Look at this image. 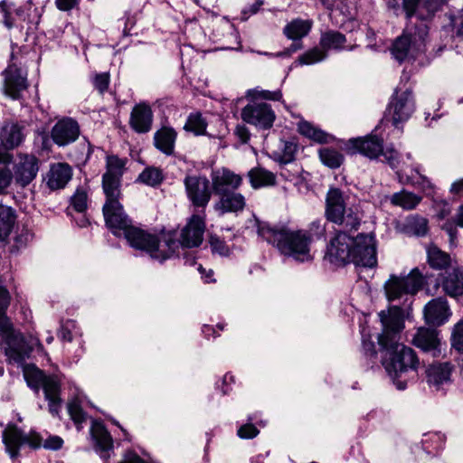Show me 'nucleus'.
I'll use <instances>...</instances> for the list:
<instances>
[{
  "label": "nucleus",
  "instance_id": "nucleus-59",
  "mask_svg": "<svg viewBox=\"0 0 463 463\" xmlns=\"http://www.w3.org/2000/svg\"><path fill=\"white\" fill-rule=\"evenodd\" d=\"M81 0H54L56 8L61 12H71L74 9H80Z\"/></svg>",
  "mask_w": 463,
  "mask_h": 463
},
{
  "label": "nucleus",
  "instance_id": "nucleus-25",
  "mask_svg": "<svg viewBox=\"0 0 463 463\" xmlns=\"http://www.w3.org/2000/svg\"><path fill=\"white\" fill-rule=\"evenodd\" d=\"M72 175V167L68 163L52 164L47 173L46 184L52 191L63 189L71 180Z\"/></svg>",
  "mask_w": 463,
  "mask_h": 463
},
{
  "label": "nucleus",
  "instance_id": "nucleus-60",
  "mask_svg": "<svg viewBox=\"0 0 463 463\" xmlns=\"http://www.w3.org/2000/svg\"><path fill=\"white\" fill-rule=\"evenodd\" d=\"M235 383V377L227 373L224 374L221 384L216 383V389L220 390L222 395H227L232 391V384Z\"/></svg>",
  "mask_w": 463,
  "mask_h": 463
},
{
  "label": "nucleus",
  "instance_id": "nucleus-3",
  "mask_svg": "<svg viewBox=\"0 0 463 463\" xmlns=\"http://www.w3.org/2000/svg\"><path fill=\"white\" fill-rule=\"evenodd\" d=\"M380 350L383 353L382 364L392 383L399 390L406 389L408 383L418 375L420 359L416 352L398 339H393Z\"/></svg>",
  "mask_w": 463,
  "mask_h": 463
},
{
  "label": "nucleus",
  "instance_id": "nucleus-24",
  "mask_svg": "<svg viewBox=\"0 0 463 463\" xmlns=\"http://www.w3.org/2000/svg\"><path fill=\"white\" fill-rule=\"evenodd\" d=\"M211 177L213 190L218 196L237 190L242 184V177L227 168L213 171Z\"/></svg>",
  "mask_w": 463,
  "mask_h": 463
},
{
  "label": "nucleus",
  "instance_id": "nucleus-52",
  "mask_svg": "<svg viewBox=\"0 0 463 463\" xmlns=\"http://www.w3.org/2000/svg\"><path fill=\"white\" fill-rule=\"evenodd\" d=\"M209 244L213 253L227 257L231 254V250L226 241L216 234H211L209 237Z\"/></svg>",
  "mask_w": 463,
  "mask_h": 463
},
{
  "label": "nucleus",
  "instance_id": "nucleus-37",
  "mask_svg": "<svg viewBox=\"0 0 463 463\" xmlns=\"http://www.w3.org/2000/svg\"><path fill=\"white\" fill-rule=\"evenodd\" d=\"M427 261L433 269H447L451 265V257L441 250L437 245L430 244L427 248Z\"/></svg>",
  "mask_w": 463,
  "mask_h": 463
},
{
  "label": "nucleus",
  "instance_id": "nucleus-63",
  "mask_svg": "<svg viewBox=\"0 0 463 463\" xmlns=\"http://www.w3.org/2000/svg\"><path fill=\"white\" fill-rule=\"evenodd\" d=\"M233 133L238 140L242 144H246L250 138V133L248 128L242 124L237 125Z\"/></svg>",
  "mask_w": 463,
  "mask_h": 463
},
{
  "label": "nucleus",
  "instance_id": "nucleus-45",
  "mask_svg": "<svg viewBox=\"0 0 463 463\" xmlns=\"http://www.w3.org/2000/svg\"><path fill=\"white\" fill-rule=\"evenodd\" d=\"M362 334V346L361 352L364 358L366 360L367 364H375L378 359V353L376 350V345L374 342L372 340L370 334L365 332L364 328L361 332Z\"/></svg>",
  "mask_w": 463,
  "mask_h": 463
},
{
  "label": "nucleus",
  "instance_id": "nucleus-9",
  "mask_svg": "<svg viewBox=\"0 0 463 463\" xmlns=\"http://www.w3.org/2000/svg\"><path fill=\"white\" fill-rule=\"evenodd\" d=\"M185 196L194 212L205 213L213 196V186L203 174H186L183 180Z\"/></svg>",
  "mask_w": 463,
  "mask_h": 463
},
{
  "label": "nucleus",
  "instance_id": "nucleus-54",
  "mask_svg": "<svg viewBox=\"0 0 463 463\" xmlns=\"http://www.w3.org/2000/svg\"><path fill=\"white\" fill-rule=\"evenodd\" d=\"M451 345L458 353L463 354V319L459 320L453 327Z\"/></svg>",
  "mask_w": 463,
  "mask_h": 463
},
{
  "label": "nucleus",
  "instance_id": "nucleus-42",
  "mask_svg": "<svg viewBox=\"0 0 463 463\" xmlns=\"http://www.w3.org/2000/svg\"><path fill=\"white\" fill-rule=\"evenodd\" d=\"M421 197L406 190L394 193L391 196V203L395 206H400L404 210H412L421 202Z\"/></svg>",
  "mask_w": 463,
  "mask_h": 463
},
{
  "label": "nucleus",
  "instance_id": "nucleus-19",
  "mask_svg": "<svg viewBox=\"0 0 463 463\" xmlns=\"http://www.w3.org/2000/svg\"><path fill=\"white\" fill-rule=\"evenodd\" d=\"M80 134L79 123L71 118H64L52 127L51 137L57 146H65L76 141Z\"/></svg>",
  "mask_w": 463,
  "mask_h": 463
},
{
  "label": "nucleus",
  "instance_id": "nucleus-11",
  "mask_svg": "<svg viewBox=\"0 0 463 463\" xmlns=\"http://www.w3.org/2000/svg\"><path fill=\"white\" fill-rule=\"evenodd\" d=\"M415 110V99L411 89H394L386 107L384 118L391 116L392 125L400 128Z\"/></svg>",
  "mask_w": 463,
  "mask_h": 463
},
{
  "label": "nucleus",
  "instance_id": "nucleus-39",
  "mask_svg": "<svg viewBox=\"0 0 463 463\" xmlns=\"http://www.w3.org/2000/svg\"><path fill=\"white\" fill-rule=\"evenodd\" d=\"M298 144L294 139H280L279 148L272 152V158L279 164H288L295 160Z\"/></svg>",
  "mask_w": 463,
  "mask_h": 463
},
{
  "label": "nucleus",
  "instance_id": "nucleus-5",
  "mask_svg": "<svg viewBox=\"0 0 463 463\" xmlns=\"http://www.w3.org/2000/svg\"><path fill=\"white\" fill-rule=\"evenodd\" d=\"M206 214L194 213L180 232L179 238L175 230L162 232L164 247L167 248L169 259L179 256V248L192 249L199 247L203 241L206 229Z\"/></svg>",
  "mask_w": 463,
  "mask_h": 463
},
{
  "label": "nucleus",
  "instance_id": "nucleus-27",
  "mask_svg": "<svg viewBox=\"0 0 463 463\" xmlns=\"http://www.w3.org/2000/svg\"><path fill=\"white\" fill-rule=\"evenodd\" d=\"M177 132L170 126H163L154 133L153 145L162 154L170 156L175 153Z\"/></svg>",
  "mask_w": 463,
  "mask_h": 463
},
{
  "label": "nucleus",
  "instance_id": "nucleus-58",
  "mask_svg": "<svg viewBox=\"0 0 463 463\" xmlns=\"http://www.w3.org/2000/svg\"><path fill=\"white\" fill-rule=\"evenodd\" d=\"M415 173L414 185L424 191H433L434 185L431 181L425 175H421L418 169L413 170Z\"/></svg>",
  "mask_w": 463,
  "mask_h": 463
},
{
  "label": "nucleus",
  "instance_id": "nucleus-31",
  "mask_svg": "<svg viewBox=\"0 0 463 463\" xmlns=\"http://www.w3.org/2000/svg\"><path fill=\"white\" fill-rule=\"evenodd\" d=\"M246 206L245 197L235 191L219 195L215 209L221 213L242 212Z\"/></svg>",
  "mask_w": 463,
  "mask_h": 463
},
{
  "label": "nucleus",
  "instance_id": "nucleus-13",
  "mask_svg": "<svg viewBox=\"0 0 463 463\" xmlns=\"http://www.w3.org/2000/svg\"><path fill=\"white\" fill-rule=\"evenodd\" d=\"M2 439L5 450L11 458L19 457L20 449L24 445H27L33 449H37L42 447L43 443V439L38 432L30 431L26 434L14 423L7 424L2 432Z\"/></svg>",
  "mask_w": 463,
  "mask_h": 463
},
{
  "label": "nucleus",
  "instance_id": "nucleus-49",
  "mask_svg": "<svg viewBox=\"0 0 463 463\" xmlns=\"http://www.w3.org/2000/svg\"><path fill=\"white\" fill-rule=\"evenodd\" d=\"M46 374L44 371L33 365L32 369L24 372V379L28 387L38 393L43 387Z\"/></svg>",
  "mask_w": 463,
  "mask_h": 463
},
{
  "label": "nucleus",
  "instance_id": "nucleus-55",
  "mask_svg": "<svg viewBox=\"0 0 463 463\" xmlns=\"http://www.w3.org/2000/svg\"><path fill=\"white\" fill-rule=\"evenodd\" d=\"M14 7V4L8 2L7 0L0 1V13L3 14V24L8 29H11L14 25V19L12 15V10Z\"/></svg>",
  "mask_w": 463,
  "mask_h": 463
},
{
  "label": "nucleus",
  "instance_id": "nucleus-64",
  "mask_svg": "<svg viewBox=\"0 0 463 463\" xmlns=\"http://www.w3.org/2000/svg\"><path fill=\"white\" fill-rule=\"evenodd\" d=\"M119 463H147L136 451L127 450Z\"/></svg>",
  "mask_w": 463,
  "mask_h": 463
},
{
  "label": "nucleus",
  "instance_id": "nucleus-34",
  "mask_svg": "<svg viewBox=\"0 0 463 463\" xmlns=\"http://www.w3.org/2000/svg\"><path fill=\"white\" fill-rule=\"evenodd\" d=\"M298 131L303 137L318 144H328L335 140L334 136L306 120L298 122Z\"/></svg>",
  "mask_w": 463,
  "mask_h": 463
},
{
  "label": "nucleus",
  "instance_id": "nucleus-36",
  "mask_svg": "<svg viewBox=\"0 0 463 463\" xmlns=\"http://www.w3.org/2000/svg\"><path fill=\"white\" fill-rule=\"evenodd\" d=\"M317 155L321 163L332 170L340 168L345 159L344 154L334 146H321L317 150Z\"/></svg>",
  "mask_w": 463,
  "mask_h": 463
},
{
  "label": "nucleus",
  "instance_id": "nucleus-2",
  "mask_svg": "<svg viewBox=\"0 0 463 463\" xmlns=\"http://www.w3.org/2000/svg\"><path fill=\"white\" fill-rule=\"evenodd\" d=\"M257 233L273 245L284 256L299 262L310 261L313 238L306 230H291L285 225L271 226L266 222L256 221Z\"/></svg>",
  "mask_w": 463,
  "mask_h": 463
},
{
  "label": "nucleus",
  "instance_id": "nucleus-47",
  "mask_svg": "<svg viewBox=\"0 0 463 463\" xmlns=\"http://www.w3.org/2000/svg\"><path fill=\"white\" fill-rule=\"evenodd\" d=\"M429 222L420 215H411L406 220V229L418 237L425 236L429 232Z\"/></svg>",
  "mask_w": 463,
  "mask_h": 463
},
{
  "label": "nucleus",
  "instance_id": "nucleus-56",
  "mask_svg": "<svg viewBox=\"0 0 463 463\" xmlns=\"http://www.w3.org/2000/svg\"><path fill=\"white\" fill-rule=\"evenodd\" d=\"M307 231L309 232L313 239L315 237L317 240H320L326 235V224L322 222V220L317 219L309 224L308 230Z\"/></svg>",
  "mask_w": 463,
  "mask_h": 463
},
{
  "label": "nucleus",
  "instance_id": "nucleus-35",
  "mask_svg": "<svg viewBox=\"0 0 463 463\" xmlns=\"http://www.w3.org/2000/svg\"><path fill=\"white\" fill-rule=\"evenodd\" d=\"M311 28L312 21L296 18L285 25L283 33L289 40L300 41L309 33Z\"/></svg>",
  "mask_w": 463,
  "mask_h": 463
},
{
  "label": "nucleus",
  "instance_id": "nucleus-51",
  "mask_svg": "<svg viewBox=\"0 0 463 463\" xmlns=\"http://www.w3.org/2000/svg\"><path fill=\"white\" fill-rule=\"evenodd\" d=\"M70 204L76 212L84 213L88 208L87 192L83 188L78 187L71 197Z\"/></svg>",
  "mask_w": 463,
  "mask_h": 463
},
{
  "label": "nucleus",
  "instance_id": "nucleus-50",
  "mask_svg": "<svg viewBox=\"0 0 463 463\" xmlns=\"http://www.w3.org/2000/svg\"><path fill=\"white\" fill-rule=\"evenodd\" d=\"M327 54L319 47H314L298 56L296 62L299 65H312L324 61Z\"/></svg>",
  "mask_w": 463,
  "mask_h": 463
},
{
  "label": "nucleus",
  "instance_id": "nucleus-41",
  "mask_svg": "<svg viewBox=\"0 0 463 463\" xmlns=\"http://www.w3.org/2000/svg\"><path fill=\"white\" fill-rule=\"evenodd\" d=\"M207 127L208 121L202 112L195 111L188 115L184 129L186 132L193 133L194 136H204L206 135Z\"/></svg>",
  "mask_w": 463,
  "mask_h": 463
},
{
  "label": "nucleus",
  "instance_id": "nucleus-12",
  "mask_svg": "<svg viewBox=\"0 0 463 463\" xmlns=\"http://www.w3.org/2000/svg\"><path fill=\"white\" fill-rule=\"evenodd\" d=\"M424 277L418 268L412 269L407 276L391 275L384 284L385 295L389 301L402 298L405 295H415L421 289Z\"/></svg>",
  "mask_w": 463,
  "mask_h": 463
},
{
  "label": "nucleus",
  "instance_id": "nucleus-1",
  "mask_svg": "<svg viewBox=\"0 0 463 463\" xmlns=\"http://www.w3.org/2000/svg\"><path fill=\"white\" fill-rule=\"evenodd\" d=\"M347 196L338 187L330 186L325 198V218L338 225L326 245L324 260L335 268L350 263L373 268L377 264L374 236L356 232L362 224L363 213L357 206L347 207Z\"/></svg>",
  "mask_w": 463,
  "mask_h": 463
},
{
  "label": "nucleus",
  "instance_id": "nucleus-30",
  "mask_svg": "<svg viewBox=\"0 0 463 463\" xmlns=\"http://www.w3.org/2000/svg\"><path fill=\"white\" fill-rule=\"evenodd\" d=\"M452 367L450 364H437L430 365L426 370L427 383L436 390L450 382Z\"/></svg>",
  "mask_w": 463,
  "mask_h": 463
},
{
  "label": "nucleus",
  "instance_id": "nucleus-16",
  "mask_svg": "<svg viewBox=\"0 0 463 463\" xmlns=\"http://www.w3.org/2000/svg\"><path fill=\"white\" fill-rule=\"evenodd\" d=\"M241 116L245 123L254 126L258 130L270 129L276 120V114L270 105L255 100L241 109Z\"/></svg>",
  "mask_w": 463,
  "mask_h": 463
},
{
  "label": "nucleus",
  "instance_id": "nucleus-7",
  "mask_svg": "<svg viewBox=\"0 0 463 463\" xmlns=\"http://www.w3.org/2000/svg\"><path fill=\"white\" fill-rule=\"evenodd\" d=\"M383 138L373 134L364 137H352L344 142L343 149L347 155L360 154L369 159H377L383 156L392 168H395L399 162V153L394 149L383 152Z\"/></svg>",
  "mask_w": 463,
  "mask_h": 463
},
{
  "label": "nucleus",
  "instance_id": "nucleus-40",
  "mask_svg": "<svg viewBox=\"0 0 463 463\" xmlns=\"http://www.w3.org/2000/svg\"><path fill=\"white\" fill-rule=\"evenodd\" d=\"M15 222V211L12 207L0 204V241H5L8 239Z\"/></svg>",
  "mask_w": 463,
  "mask_h": 463
},
{
  "label": "nucleus",
  "instance_id": "nucleus-28",
  "mask_svg": "<svg viewBox=\"0 0 463 463\" xmlns=\"http://www.w3.org/2000/svg\"><path fill=\"white\" fill-rule=\"evenodd\" d=\"M153 123V112L149 106L139 104L133 108L129 124L134 131L139 134L150 131Z\"/></svg>",
  "mask_w": 463,
  "mask_h": 463
},
{
  "label": "nucleus",
  "instance_id": "nucleus-14",
  "mask_svg": "<svg viewBox=\"0 0 463 463\" xmlns=\"http://www.w3.org/2000/svg\"><path fill=\"white\" fill-rule=\"evenodd\" d=\"M127 157H119L118 155H107L105 158V172L101 178V186L104 194H119L123 175L127 170Z\"/></svg>",
  "mask_w": 463,
  "mask_h": 463
},
{
  "label": "nucleus",
  "instance_id": "nucleus-33",
  "mask_svg": "<svg viewBox=\"0 0 463 463\" xmlns=\"http://www.w3.org/2000/svg\"><path fill=\"white\" fill-rule=\"evenodd\" d=\"M412 343L424 352L435 351L439 345L438 332L433 328L420 327L415 334Z\"/></svg>",
  "mask_w": 463,
  "mask_h": 463
},
{
  "label": "nucleus",
  "instance_id": "nucleus-26",
  "mask_svg": "<svg viewBox=\"0 0 463 463\" xmlns=\"http://www.w3.org/2000/svg\"><path fill=\"white\" fill-rule=\"evenodd\" d=\"M24 126L18 122L5 123L0 130V141L6 150L19 146L24 140Z\"/></svg>",
  "mask_w": 463,
  "mask_h": 463
},
{
  "label": "nucleus",
  "instance_id": "nucleus-10",
  "mask_svg": "<svg viewBox=\"0 0 463 463\" xmlns=\"http://www.w3.org/2000/svg\"><path fill=\"white\" fill-rule=\"evenodd\" d=\"M105 203L102 206L105 225L109 231L117 238H121L122 234L133 223L132 219L127 214L120 200L123 197L119 194H104Z\"/></svg>",
  "mask_w": 463,
  "mask_h": 463
},
{
  "label": "nucleus",
  "instance_id": "nucleus-4",
  "mask_svg": "<svg viewBox=\"0 0 463 463\" xmlns=\"http://www.w3.org/2000/svg\"><path fill=\"white\" fill-rule=\"evenodd\" d=\"M429 33L430 26L426 24H416L411 29L403 30L389 47L392 58L399 64L405 61H418L420 67L430 64L432 58L426 55Z\"/></svg>",
  "mask_w": 463,
  "mask_h": 463
},
{
  "label": "nucleus",
  "instance_id": "nucleus-53",
  "mask_svg": "<svg viewBox=\"0 0 463 463\" xmlns=\"http://www.w3.org/2000/svg\"><path fill=\"white\" fill-rule=\"evenodd\" d=\"M247 97H251L253 99H269V100H279L282 98V93L280 90H277L275 91H269L268 90L262 89L260 91H256V90L249 89L247 91Z\"/></svg>",
  "mask_w": 463,
  "mask_h": 463
},
{
  "label": "nucleus",
  "instance_id": "nucleus-62",
  "mask_svg": "<svg viewBox=\"0 0 463 463\" xmlns=\"http://www.w3.org/2000/svg\"><path fill=\"white\" fill-rule=\"evenodd\" d=\"M457 226L454 220H447L442 225V230L449 236L450 243H453L458 238Z\"/></svg>",
  "mask_w": 463,
  "mask_h": 463
},
{
  "label": "nucleus",
  "instance_id": "nucleus-61",
  "mask_svg": "<svg viewBox=\"0 0 463 463\" xmlns=\"http://www.w3.org/2000/svg\"><path fill=\"white\" fill-rule=\"evenodd\" d=\"M63 445V439L59 436H50L47 438L43 446L46 449L50 450H58L62 448Z\"/></svg>",
  "mask_w": 463,
  "mask_h": 463
},
{
  "label": "nucleus",
  "instance_id": "nucleus-29",
  "mask_svg": "<svg viewBox=\"0 0 463 463\" xmlns=\"http://www.w3.org/2000/svg\"><path fill=\"white\" fill-rule=\"evenodd\" d=\"M440 285L448 296L454 298L463 297V268H454L451 271L446 272Z\"/></svg>",
  "mask_w": 463,
  "mask_h": 463
},
{
  "label": "nucleus",
  "instance_id": "nucleus-17",
  "mask_svg": "<svg viewBox=\"0 0 463 463\" xmlns=\"http://www.w3.org/2000/svg\"><path fill=\"white\" fill-rule=\"evenodd\" d=\"M446 4L447 0H402V9L407 19L416 17L428 24Z\"/></svg>",
  "mask_w": 463,
  "mask_h": 463
},
{
  "label": "nucleus",
  "instance_id": "nucleus-48",
  "mask_svg": "<svg viewBox=\"0 0 463 463\" xmlns=\"http://www.w3.org/2000/svg\"><path fill=\"white\" fill-rule=\"evenodd\" d=\"M258 413L250 414L247 417V422L242 424L237 430V435L241 439H253L260 433L255 424H261V420H258Z\"/></svg>",
  "mask_w": 463,
  "mask_h": 463
},
{
  "label": "nucleus",
  "instance_id": "nucleus-22",
  "mask_svg": "<svg viewBox=\"0 0 463 463\" xmlns=\"http://www.w3.org/2000/svg\"><path fill=\"white\" fill-rule=\"evenodd\" d=\"M42 389L48 402L49 412L53 417H60L62 405L61 378L57 374H46Z\"/></svg>",
  "mask_w": 463,
  "mask_h": 463
},
{
  "label": "nucleus",
  "instance_id": "nucleus-21",
  "mask_svg": "<svg viewBox=\"0 0 463 463\" xmlns=\"http://www.w3.org/2000/svg\"><path fill=\"white\" fill-rule=\"evenodd\" d=\"M22 49L17 52L13 51L10 55V62L3 71L4 87H28L27 70L23 68L19 56Z\"/></svg>",
  "mask_w": 463,
  "mask_h": 463
},
{
  "label": "nucleus",
  "instance_id": "nucleus-46",
  "mask_svg": "<svg viewBox=\"0 0 463 463\" xmlns=\"http://www.w3.org/2000/svg\"><path fill=\"white\" fill-rule=\"evenodd\" d=\"M67 410L71 420L73 421L78 430H80L88 416L87 412L82 409L80 402L78 399L69 401Z\"/></svg>",
  "mask_w": 463,
  "mask_h": 463
},
{
  "label": "nucleus",
  "instance_id": "nucleus-23",
  "mask_svg": "<svg viewBox=\"0 0 463 463\" xmlns=\"http://www.w3.org/2000/svg\"><path fill=\"white\" fill-rule=\"evenodd\" d=\"M423 315L426 323L432 326L444 325L451 316V311L445 297L430 300L424 307Z\"/></svg>",
  "mask_w": 463,
  "mask_h": 463
},
{
  "label": "nucleus",
  "instance_id": "nucleus-32",
  "mask_svg": "<svg viewBox=\"0 0 463 463\" xmlns=\"http://www.w3.org/2000/svg\"><path fill=\"white\" fill-rule=\"evenodd\" d=\"M247 177L250 186L255 190L274 186L277 184L276 174L260 165L255 166L248 171Z\"/></svg>",
  "mask_w": 463,
  "mask_h": 463
},
{
  "label": "nucleus",
  "instance_id": "nucleus-15",
  "mask_svg": "<svg viewBox=\"0 0 463 463\" xmlns=\"http://www.w3.org/2000/svg\"><path fill=\"white\" fill-rule=\"evenodd\" d=\"M382 323V333L378 335L380 347H385L386 344L392 343L393 339L400 341V334L404 328V314L402 307L398 306L390 307L387 310L379 313Z\"/></svg>",
  "mask_w": 463,
  "mask_h": 463
},
{
  "label": "nucleus",
  "instance_id": "nucleus-6",
  "mask_svg": "<svg viewBox=\"0 0 463 463\" xmlns=\"http://www.w3.org/2000/svg\"><path fill=\"white\" fill-rule=\"evenodd\" d=\"M0 337L4 345V353L9 364L22 365L33 351V345L24 335L14 329L6 312L0 316Z\"/></svg>",
  "mask_w": 463,
  "mask_h": 463
},
{
  "label": "nucleus",
  "instance_id": "nucleus-8",
  "mask_svg": "<svg viewBox=\"0 0 463 463\" xmlns=\"http://www.w3.org/2000/svg\"><path fill=\"white\" fill-rule=\"evenodd\" d=\"M121 238L127 241L129 247L146 253L153 260L160 262L169 260L167 248L164 247L162 234L159 237L157 234L151 233L132 223Z\"/></svg>",
  "mask_w": 463,
  "mask_h": 463
},
{
  "label": "nucleus",
  "instance_id": "nucleus-44",
  "mask_svg": "<svg viewBox=\"0 0 463 463\" xmlns=\"http://www.w3.org/2000/svg\"><path fill=\"white\" fill-rule=\"evenodd\" d=\"M445 439L439 433H430L425 435V439L422 440V448L424 451L431 456H438L444 449Z\"/></svg>",
  "mask_w": 463,
  "mask_h": 463
},
{
  "label": "nucleus",
  "instance_id": "nucleus-57",
  "mask_svg": "<svg viewBox=\"0 0 463 463\" xmlns=\"http://www.w3.org/2000/svg\"><path fill=\"white\" fill-rule=\"evenodd\" d=\"M90 79L94 87H109L110 82V74L108 71H94L90 73Z\"/></svg>",
  "mask_w": 463,
  "mask_h": 463
},
{
  "label": "nucleus",
  "instance_id": "nucleus-20",
  "mask_svg": "<svg viewBox=\"0 0 463 463\" xmlns=\"http://www.w3.org/2000/svg\"><path fill=\"white\" fill-rule=\"evenodd\" d=\"M39 160L33 155L18 156V162L14 167V178L15 184L21 187L27 186L37 175Z\"/></svg>",
  "mask_w": 463,
  "mask_h": 463
},
{
  "label": "nucleus",
  "instance_id": "nucleus-18",
  "mask_svg": "<svg viewBox=\"0 0 463 463\" xmlns=\"http://www.w3.org/2000/svg\"><path fill=\"white\" fill-rule=\"evenodd\" d=\"M90 432L94 440L96 452L104 460V463H109V458L114 453L113 439L109 431L101 420H92Z\"/></svg>",
  "mask_w": 463,
  "mask_h": 463
},
{
  "label": "nucleus",
  "instance_id": "nucleus-38",
  "mask_svg": "<svg viewBox=\"0 0 463 463\" xmlns=\"http://www.w3.org/2000/svg\"><path fill=\"white\" fill-rule=\"evenodd\" d=\"M346 43V37L344 33L335 31L329 30L321 34L319 40V45L324 52L329 50H335L337 52L343 51L345 49V44Z\"/></svg>",
  "mask_w": 463,
  "mask_h": 463
},
{
  "label": "nucleus",
  "instance_id": "nucleus-43",
  "mask_svg": "<svg viewBox=\"0 0 463 463\" xmlns=\"http://www.w3.org/2000/svg\"><path fill=\"white\" fill-rule=\"evenodd\" d=\"M165 179L163 170L156 166H146L138 175L137 182L151 187L159 186Z\"/></svg>",
  "mask_w": 463,
  "mask_h": 463
}]
</instances>
